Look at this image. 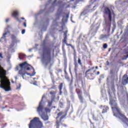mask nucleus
Masks as SVG:
<instances>
[{
  "label": "nucleus",
  "instance_id": "2f4dec72",
  "mask_svg": "<svg viewBox=\"0 0 128 128\" xmlns=\"http://www.w3.org/2000/svg\"><path fill=\"white\" fill-rule=\"evenodd\" d=\"M26 32V30H22V34H24Z\"/></svg>",
  "mask_w": 128,
  "mask_h": 128
},
{
  "label": "nucleus",
  "instance_id": "b1692460",
  "mask_svg": "<svg viewBox=\"0 0 128 128\" xmlns=\"http://www.w3.org/2000/svg\"><path fill=\"white\" fill-rule=\"evenodd\" d=\"M45 112L48 113V112H50V109L48 108H44Z\"/></svg>",
  "mask_w": 128,
  "mask_h": 128
},
{
  "label": "nucleus",
  "instance_id": "e433bc0d",
  "mask_svg": "<svg viewBox=\"0 0 128 128\" xmlns=\"http://www.w3.org/2000/svg\"><path fill=\"white\" fill-rule=\"evenodd\" d=\"M20 86H21V85H20V84H19V87L17 88V90L18 89V88H20Z\"/></svg>",
  "mask_w": 128,
  "mask_h": 128
},
{
  "label": "nucleus",
  "instance_id": "c756f323",
  "mask_svg": "<svg viewBox=\"0 0 128 128\" xmlns=\"http://www.w3.org/2000/svg\"><path fill=\"white\" fill-rule=\"evenodd\" d=\"M6 34H8L7 32L4 33V34H3L4 37H2V38H6Z\"/></svg>",
  "mask_w": 128,
  "mask_h": 128
},
{
  "label": "nucleus",
  "instance_id": "f257e3e1",
  "mask_svg": "<svg viewBox=\"0 0 128 128\" xmlns=\"http://www.w3.org/2000/svg\"><path fill=\"white\" fill-rule=\"evenodd\" d=\"M0 62H2L0 59ZM6 71L4 70V68L2 66L0 62V78L1 80L0 88H4L6 92H10V90H12L10 82L8 79L6 78Z\"/></svg>",
  "mask_w": 128,
  "mask_h": 128
},
{
  "label": "nucleus",
  "instance_id": "09e8293b",
  "mask_svg": "<svg viewBox=\"0 0 128 128\" xmlns=\"http://www.w3.org/2000/svg\"><path fill=\"white\" fill-rule=\"evenodd\" d=\"M59 70H60V72H62V70L60 69Z\"/></svg>",
  "mask_w": 128,
  "mask_h": 128
},
{
  "label": "nucleus",
  "instance_id": "39448f33",
  "mask_svg": "<svg viewBox=\"0 0 128 128\" xmlns=\"http://www.w3.org/2000/svg\"><path fill=\"white\" fill-rule=\"evenodd\" d=\"M45 98L46 96H42V98L40 102H39L38 106L37 108L38 112L39 114H40L42 120H43L44 122L48 120L49 118L48 114H45L44 112V105L42 104V102H44V98Z\"/></svg>",
  "mask_w": 128,
  "mask_h": 128
},
{
  "label": "nucleus",
  "instance_id": "49530a36",
  "mask_svg": "<svg viewBox=\"0 0 128 128\" xmlns=\"http://www.w3.org/2000/svg\"><path fill=\"white\" fill-rule=\"evenodd\" d=\"M107 63H108V65L109 64L108 61H107Z\"/></svg>",
  "mask_w": 128,
  "mask_h": 128
},
{
  "label": "nucleus",
  "instance_id": "9b49d317",
  "mask_svg": "<svg viewBox=\"0 0 128 128\" xmlns=\"http://www.w3.org/2000/svg\"><path fill=\"white\" fill-rule=\"evenodd\" d=\"M94 68V67H93L86 70V75L88 76V74H90V78H94V72H96V70H92Z\"/></svg>",
  "mask_w": 128,
  "mask_h": 128
},
{
  "label": "nucleus",
  "instance_id": "58836bf2",
  "mask_svg": "<svg viewBox=\"0 0 128 128\" xmlns=\"http://www.w3.org/2000/svg\"><path fill=\"white\" fill-rule=\"evenodd\" d=\"M96 74H97V76H98V74H100V72H96Z\"/></svg>",
  "mask_w": 128,
  "mask_h": 128
},
{
  "label": "nucleus",
  "instance_id": "4be33fe9",
  "mask_svg": "<svg viewBox=\"0 0 128 128\" xmlns=\"http://www.w3.org/2000/svg\"><path fill=\"white\" fill-rule=\"evenodd\" d=\"M78 62L80 66H82V60L80 58H78Z\"/></svg>",
  "mask_w": 128,
  "mask_h": 128
},
{
  "label": "nucleus",
  "instance_id": "cd10ccee",
  "mask_svg": "<svg viewBox=\"0 0 128 128\" xmlns=\"http://www.w3.org/2000/svg\"><path fill=\"white\" fill-rule=\"evenodd\" d=\"M112 90H113V92H116V89L114 88V85H113L112 87Z\"/></svg>",
  "mask_w": 128,
  "mask_h": 128
},
{
  "label": "nucleus",
  "instance_id": "7c9ffc66",
  "mask_svg": "<svg viewBox=\"0 0 128 128\" xmlns=\"http://www.w3.org/2000/svg\"><path fill=\"white\" fill-rule=\"evenodd\" d=\"M62 50L63 52H66V50H64V45H63L62 46Z\"/></svg>",
  "mask_w": 128,
  "mask_h": 128
},
{
  "label": "nucleus",
  "instance_id": "1a4fd4ad",
  "mask_svg": "<svg viewBox=\"0 0 128 128\" xmlns=\"http://www.w3.org/2000/svg\"><path fill=\"white\" fill-rule=\"evenodd\" d=\"M50 94L52 96L51 97V101L48 102V106L50 108L52 105L53 102L54 101V99L56 98V92L54 91H51L50 92Z\"/></svg>",
  "mask_w": 128,
  "mask_h": 128
},
{
  "label": "nucleus",
  "instance_id": "72a5a7b5",
  "mask_svg": "<svg viewBox=\"0 0 128 128\" xmlns=\"http://www.w3.org/2000/svg\"><path fill=\"white\" fill-rule=\"evenodd\" d=\"M9 20H10V19H9V18H6V22H8Z\"/></svg>",
  "mask_w": 128,
  "mask_h": 128
},
{
  "label": "nucleus",
  "instance_id": "a19ab883",
  "mask_svg": "<svg viewBox=\"0 0 128 128\" xmlns=\"http://www.w3.org/2000/svg\"><path fill=\"white\" fill-rule=\"evenodd\" d=\"M20 20H24V18H21Z\"/></svg>",
  "mask_w": 128,
  "mask_h": 128
},
{
  "label": "nucleus",
  "instance_id": "dca6fc26",
  "mask_svg": "<svg viewBox=\"0 0 128 128\" xmlns=\"http://www.w3.org/2000/svg\"><path fill=\"white\" fill-rule=\"evenodd\" d=\"M128 2V0H125L124 1L118 0L116 2V4H122V6H124V2Z\"/></svg>",
  "mask_w": 128,
  "mask_h": 128
},
{
  "label": "nucleus",
  "instance_id": "423d86ee",
  "mask_svg": "<svg viewBox=\"0 0 128 128\" xmlns=\"http://www.w3.org/2000/svg\"><path fill=\"white\" fill-rule=\"evenodd\" d=\"M29 128H44L42 122L40 120V118L34 117L33 120L30 121L28 126Z\"/></svg>",
  "mask_w": 128,
  "mask_h": 128
},
{
  "label": "nucleus",
  "instance_id": "8fccbe9b",
  "mask_svg": "<svg viewBox=\"0 0 128 128\" xmlns=\"http://www.w3.org/2000/svg\"><path fill=\"white\" fill-rule=\"evenodd\" d=\"M93 2H96V0H92Z\"/></svg>",
  "mask_w": 128,
  "mask_h": 128
},
{
  "label": "nucleus",
  "instance_id": "412c9836",
  "mask_svg": "<svg viewBox=\"0 0 128 128\" xmlns=\"http://www.w3.org/2000/svg\"><path fill=\"white\" fill-rule=\"evenodd\" d=\"M11 38H12V40L15 42V40H16V37L14 34H12L11 35Z\"/></svg>",
  "mask_w": 128,
  "mask_h": 128
},
{
  "label": "nucleus",
  "instance_id": "4c0bfd02",
  "mask_svg": "<svg viewBox=\"0 0 128 128\" xmlns=\"http://www.w3.org/2000/svg\"><path fill=\"white\" fill-rule=\"evenodd\" d=\"M52 56H54V50H53Z\"/></svg>",
  "mask_w": 128,
  "mask_h": 128
},
{
  "label": "nucleus",
  "instance_id": "f704fd0d",
  "mask_svg": "<svg viewBox=\"0 0 128 128\" xmlns=\"http://www.w3.org/2000/svg\"><path fill=\"white\" fill-rule=\"evenodd\" d=\"M50 124V122L48 121V122H45V124Z\"/></svg>",
  "mask_w": 128,
  "mask_h": 128
},
{
  "label": "nucleus",
  "instance_id": "a18cd8bd",
  "mask_svg": "<svg viewBox=\"0 0 128 128\" xmlns=\"http://www.w3.org/2000/svg\"><path fill=\"white\" fill-rule=\"evenodd\" d=\"M95 68H96V69L98 68V67L96 66V67Z\"/></svg>",
  "mask_w": 128,
  "mask_h": 128
},
{
  "label": "nucleus",
  "instance_id": "473e14b6",
  "mask_svg": "<svg viewBox=\"0 0 128 128\" xmlns=\"http://www.w3.org/2000/svg\"><path fill=\"white\" fill-rule=\"evenodd\" d=\"M0 58H4V56H2V53H0Z\"/></svg>",
  "mask_w": 128,
  "mask_h": 128
},
{
  "label": "nucleus",
  "instance_id": "aec40b11",
  "mask_svg": "<svg viewBox=\"0 0 128 128\" xmlns=\"http://www.w3.org/2000/svg\"><path fill=\"white\" fill-rule=\"evenodd\" d=\"M75 0V3L74 4H78V2H80L82 1V0H70V2H74Z\"/></svg>",
  "mask_w": 128,
  "mask_h": 128
},
{
  "label": "nucleus",
  "instance_id": "f03ea898",
  "mask_svg": "<svg viewBox=\"0 0 128 128\" xmlns=\"http://www.w3.org/2000/svg\"><path fill=\"white\" fill-rule=\"evenodd\" d=\"M20 70L18 72L19 74L22 76L23 78H24L26 74L34 76L36 74L34 68L30 65L28 64L26 62H24L22 64H19Z\"/></svg>",
  "mask_w": 128,
  "mask_h": 128
},
{
  "label": "nucleus",
  "instance_id": "3c124183",
  "mask_svg": "<svg viewBox=\"0 0 128 128\" xmlns=\"http://www.w3.org/2000/svg\"><path fill=\"white\" fill-rule=\"evenodd\" d=\"M113 14H114V13L113 12Z\"/></svg>",
  "mask_w": 128,
  "mask_h": 128
},
{
  "label": "nucleus",
  "instance_id": "a211bd4d",
  "mask_svg": "<svg viewBox=\"0 0 128 128\" xmlns=\"http://www.w3.org/2000/svg\"><path fill=\"white\" fill-rule=\"evenodd\" d=\"M70 16V14H68L66 15V18L65 19V17H64L62 19V22H68V18Z\"/></svg>",
  "mask_w": 128,
  "mask_h": 128
},
{
  "label": "nucleus",
  "instance_id": "c9c22d12",
  "mask_svg": "<svg viewBox=\"0 0 128 128\" xmlns=\"http://www.w3.org/2000/svg\"><path fill=\"white\" fill-rule=\"evenodd\" d=\"M62 1H58V4H62Z\"/></svg>",
  "mask_w": 128,
  "mask_h": 128
},
{
  "label": "nucleus",
  "instance_id": "6e6552de",
  "mask_svg": "<svg viewBox=\"0 0 128 128\" xmlns=\"http://www.w3.org/2000/svg\"><path fill=\"white\" fill-rule=\"evenodd\" d=\"M104 14L108 15V18L110 22V25L112 24V11L108 7H105L104 8Z\"/></svg>",
  "mask_w": 128,
  "mask_h": 128
},
{
  "label": "nucleus",
  "instance_id": "de8ad7c7",
  "mask_svg": "<svg viewBox=\"0 0 128 128\" xmlns=\"http://www.w3.org/2000/svg\"><path fill=\"white\" fill-rule=\"evenodd\" d=\"M60 94H62V90L60 91Z\"/></svg>",
  "mask_w": 128,
  "mask_h": 128
},
{
  "label": "nucleus",
  "instance_id": "603ef678",
  "mask_svg": "<svg viewBox=\"0 0 128 128\" xmlns=\"http://www.w3.org/2000/svg\"><path fill=\"white\" fill-rule=\"evenodd\" d=\"M122 88H124V87H123V86H122Z\"/></svg>",
  "mask_w": 128,
  "mask_h": 128
},
{
  "label": "nucleus",
  "instance_id": "393cba45",
  "mask_svg": "<svg viewBox=\"0 0 128 128\" xmlns=\"http://www.w3.org/2000/svg\"><path fill=\"white\" fill-rule=\"evenodd\" d=\"M98 118H98V120H102V118H104V117H102V114L98 115Z\"/></svg>",
  "mask_w": 128,
  "mask_h": 128
},
{
  "label": "nucleus",
  "instance_id": "5fc2aeb1",
  "mask_svg": "<svg viewBox=\"0 0 128 128\" xmlns=\"http://www.w3.org/2000/svg\"><path fill=\"white\" fill-rule=\"evenodd\" d=\"M94 8H96V6H94Z\"/></svg>",
  "mask_w": 128,
  "mask_h": 128
},
{
  "label": "nucleus",
  "instance_id": "9d476101",
  "mask_svg": "<svg viewBox=\"0 0 128 128\" xmlns=\"http://www.w3.org/2000/svg\"><path fill=\"white\" fill-rule=\"evenodd\" d=\"M76 92L78 96V98L80 102H84V97L82 96V91L80 88H76Z\"/></svg>",
  "mask_w": 128,
  "mask_h": 128
},
{
  "label": "nucleus",
  "instance_id": "0eeeda50",
  "mask_svg": "<svg viewBox=\"0 0 128 128\" xmlns=\"http://www.w3.org/2000/svg\"><path fill=\"white\" fill-rule=\"evenodd\" d=\"M63 42L67 46H70L73 49V50L74 52V66L75 68H78V64L76 62V49H74V46L72 44H68V36H64V38L62 40Z\"/></svg>",
  "mask_w": 128,
  "mask_h": 128
},
{
  "label": "nucleus",
  "instance_id": "20e7f679",
  "mask_svg": "<svg viewBox=\"0 0 128 128\" xmlns=\"http://www.w3.org/2000/svg\"><path fill=\"white\" fill-rule=\"evenodd\" d=\"M57 116L56 122V128H60V125L62 126H64V128H66L68 125L66 124H62V120L66 118V112L62 111L59 112L57 114Z\"/></svg>",
  "mask_w": 128,
  "mask_h": 128
},
{
  "label": "nucleus",
  "instance_id": "5701e85b",
  "mask_svg": "<svg viewBox=\"0 0 128 128\" xmlns=\"http://www.w3.org/2000/svg\"><path fill=\"white\" fill-rule=\"evenodd\" d=\"M63 84H64V83L60 84L59 86L60 92L62 90Z\"/></svg>",
  "mask_w": 128,
  "mask_h": 128
},
{
  "label": "nucleus",
  "instance_id": "4468645a",
  "mask_svg": "<svg viewBox=\"0 0 128 128\" xmlns=\"http://www.w3.org/2000/svg\"><path fill=\"white\" fill-rule=\"evenodd\" d=\"M100 108H102V114H106V112H108V110L110 108L108 106H102L101 105L100 106Z\"/></svg>",
  "mask_w": 128,
  "mask_h": 128
},
{
  "label": "nucleus",
  "instance_id": "864d4df0",
  "mask_svg": "<svg viewBox=\"0 0 128 128\" xmlns=\"http://www.w3.org/2000/svg\"><path fill=\"white\" fill-rule=\"evenodd\" d=\"M122 93L124 92V91H122Z\"/></svg>",
  "mask_w": 128,
  "mask_h": 128
},
{
  "label": "nucleus",
  "instance_id": "79ce46f5",
  "mask_svg": "<svg viewBox=\"0 0 128 128\" xmlns=\"http://www.w3.org/2000/svg\"><path fill=\"white\" fill-rule=\"evenodd\" d=\"M120 64H124V63H122V62H120Z\"/></svg>",
  "mask_w": 128,
  "mask_h": 128
},
{
  "label": "nucleus",
  "instance_id": "37998d69",
  "mask_svg": "<svg viewBox=\"0 0 128 128\" xmlns=\"http://www.w3.org/2000/svg\"><path fill=\"white\" fill-rule=\"evenodd\" d=\"M16 68L17 70H18V66H17V67Z\"/></svg>",
  "mask_w": 128,
  "mask_h": 128
},
{
  "label": "nucleus",
  "instance_id": "ddd939ff",
  "mask_svg": "<svg viewBox=\"0 0 128 128\" xmlns=\"http://www.w3.org/2000/svg\"><path fill=\"white\" fill-rule=\"evenodd\" d=\"M122 84L124 86H126V84H128V75L124 74L122 79Z\"/></svg>",
  "mask_w": 128,
  "mask_h": 128
},
{
  "label": "nucleus",
  "instance_id": "6e6d98bb",
  "mask_svg": "<svg viewBox=\"0 0 128 128\" xmlns=\"http://www.w3.org/2000/svg\"><path fill=\"white\" fill-rule=\"evenodd\" d=\"M64 72H66V70H64Z\"/></svg>",
  "mask_w": 128,
  "mask_h": 128
},
{
  "label": "nucleus",
  "instance_id": "f3484780",
  "mask_svg": "<svg viewBox=\"0 0 128 128\" xmlns=\"http://www.w3.org/2000/svg\"><path fill=\"white\" fill-rule=\"evenodd\" d=\"M90 10L88 9H85L81 12L80 16H86V14H88Z\"/></svg>",
  "mask_w": 128,
  "mask_h": 128
},
{
  "label": "nucleus",
  "instance_id": "a878e982",
  "mask_svg": "<svg viewBox=\"0 0 128 128\" xmlns=\"http://www.w3.org/2000/svg\"><path fill=\"white\" fill-rule=\"evenodd\" d=\"M103 48H104V49L108 48V44H103Z\"/></svg>",
  "mask_w": 128,
  "mask_h": 128
},
{
  "label": "nucleus",
  "instance_id": "ea45409f",
  "mask_svg": "<svg viewBox=\"0 0 128 128\" xmlns=\"http://www.w3.org/2000/svg\"><path fill=\"white\" fill-rule=\"evenodd\" d=\"M66 79L68 80H70V78L69 77L66 78Z\"/></svg>",
  "mask_w": 128,
  "mask_h": 128
},
{
  "label": "nucleus",
  "instance_id": "c03bdc74",
  "mask_svg": "<svg viewBox=\"0 0 128 128\" xmlns=\"http://www.w3.org/2000/svg\"><path fill=\"white\" fill-rule=\"evenodd\" d=\"M58 0H54V2H56Z\"/></svg>",
  "mask_w": 128,
  "mask_h": 128
},
{
  "label": "nucleus",
  "instance_id": "7ed1b4c3",
  "mask_svg": "<svg viewBox=\"0 0 128 128\" xmlns=\"http://www.w3.org/2000/svg\"><path fill=\"white\" fill-rule=\"evenodd\" d=\"M42 62L46 66L50 64L52 61V57L50 56V50H49L46 47L43 48V54L42 57Z\"/></svg>",
  "mask_w": 128,
  "mask_h": 128
},
{
  "label": "nucleus",
  "instance_id": "bb28decb",
  "mask_svg": "<svg viewBox=\"0 0 128 128\" xmlns=\"http://www.w3.org/2000/svg\"><path fill=\"white\" fill-rule=\"evenodd\" d=\"M68 30H66L64 32V36H68Z\"/></svg>",
  "mask_w": 128,
  "mask_h": 128
},
{
  "label": "nucleus",
  "instance_id": "f8f14e48",
  "mask_svg": "<svg viewBox=\"0 0 128 128\" xmlns=\"http://www.w3.org/2000/svg\"><path fill=\"white\" fill-rule=\"evenodd\" d=\"M12 14V16L16 18L18 22H21L22 21H20V20L18 18V15L20 14V12H18V10L14 11Z\"/></svg>",
  "mask_w": 128,
  "mask_h": 128
},
{
  "label": "nucleus",
  "instance_id": "6ab92c4d",
  "mask_svg": "<svg viewBox=\"0 0 128 128\" xmlns=\"http://www.w3.org/2000/svg\"><path fill=\"white\" fill-rule=\"evenodd\" d=\"M18 58L20 60H23V58H26V54H20Z\"/></svg>",
  "mask_w": 128,
  "mask_h": 128
},
{
  "label": "nucleus",
  "instance_id": "2eb2a0df",
  "mask_svg": "<svg viewBox=\"0 0 128 128\" xmlns=\"http://www.w3.org/2000/svg\"><path fill=\"white\" fill-rule=\"evenodd\" d=\"M118 70L116 68H112L110 70V74H111L112 78H114V74H118Z\"/></svg>",
  "mask_w": 128,
  "mask_h": 128
},
{
  "label": "nucleus",
  "instance_id": "c85d7f7f",
  "mask_svg": "<svg viewBox=\"0 0 128 128\" xmlns=\"http://www.w3.org/2000/svg\"><path fill=\"white\" fill-rule=\"evenodd\" d=\"M26 20H25V22H24L23 24H24V28H26Z\"/></svg>",
  "mask_w": 128,
  "mask_h": 128
}]
</instances>
